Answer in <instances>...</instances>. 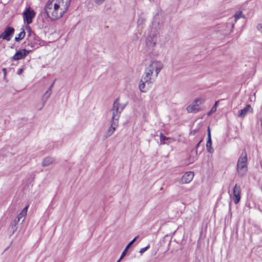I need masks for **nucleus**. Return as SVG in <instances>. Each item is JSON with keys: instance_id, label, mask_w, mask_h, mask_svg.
Here are the masks:
<instances>
[{"instance_id": "f257e3e1", "label": "nucleus", "mask_w": 262, "mask_h": 262, "mask_svg": "<svg viewBox=\"0 0 262 262\" xmlns=\"http://www.w3.org/2000/svg\"><path fill=\"white\" fill-rule=\"evenodd\" d=\"M237 174L239 177H245L248 171V158L245 149L242 151L236 165Z\"/></svg>"}, {"instance_id": "f03ea898", "label": "nucleus", "mask_w": 262, "mask_h": 262, "mask_svg": "<svg viewBox=\"0 0 262 262\" xmlns=\"http://www.w3.org/2000/svg\"><path fill=\"white\" fill-rule=\"evenodd\" d=\"M57 3L55 0H48L45 7V15L47 18L52 20L59 19L58 8L56 9L55 6Z\"/></svg>"}, {"instance_id": "7ed1b4c3", "label": "nucleus", "mask_w": 262, "mask_h": 262, "mask_svg": "<svg viewBox=\"0 0 262 262\" xmlns=\"http://www.w3.org/2000/svg\"><path fill=\"white\" fill-rule=\"evenodd\" d=\"M27 30L29 33L27 41L24 42L25 47L27 50H31V51L38 48L40 45L39 38L31 30L30 27L28 26Z\"/></svg>"}, {"instance_id": "20e7f679", "label": "nucleus", "mask_w": 262, "mask_h": 262, "mask_svg": "<svg viewBox=\"0 0 262 262\" xmlns=\"http://www.w3.org/2000/svg\"><path fill=\"white\" fill-rule=\"evenodd\" d=\"M71 0H55L57 5L56 9L58 8L59 17L60 18L67 11Z\"/></svg>"}, {"instance_id": "39448f33", "label": "nucleus", "mask_w": 262, "mask_h": 262, "mask_svg": "<svg viewBox=\"0 0 262 262\" xmlns=\"http://www.w3.org/2000/svg\"><path fill=\"white\" fill-rule=\"evenodd\" d=\"M118 100L119 97L117 98L114 101L113 106L110 110L112 114L111 121L118 122L121 112L119 110L118 107Z\"/></svg>"}, {"instance_id": "423d86ee", "label": "nucleus", "mask_w": 262, "mask_h": 262, "mask_svg": "<svg viewBox=\"0 0 262 262\" xmlns=\"http://www.w3.org/2000/svg\"><path fill=\"white\" fill-rule=\"evenodd\" d=\"M35 14V12L30 7L26 8L23 13L24 22L27 25L31 24Z\"/></svg>"}, {"instance_id": "0eeeda50", "label": "nucleus", "mask_w": 262, "mask_h": 262, "mask_svg": "<svg viewBox=\"0 0 262 262\" xmlns=\"http://www.w3.org/2000/svg\"><path fill=\"white\" fill-rule=\"evenodd\" d=\"M205 101L204 98H198L193 101L192 103L187 107L188 113H197L200 111L199 104L203 103Z\"/></svg>"}, {"instance_id": "6e6552de", "label": "nucleus", "mask_w": 262, "mask_h": 262, "mask_svg": "<svg viewBox=\"0 0 262 262\" xmlns=\"http://www.w3.org/2000/svg\"><path fill=\"white\" fill-rule=\"evenodd\" d=\"M147 68L150 69V71H152L153 73L154 71H155V77H157L161 70L163 68V64L160 61L153 60L150 62Z\"/></svg>"}, {"instance_id": "1a4fd4ad", "label": "nucleus", "mask_w": 262, "mask_h": 262, "mask_svg": "<svg viewBox=\"0 0 262 262\" xmlns=\"http://www.w3.org/2000/svg\"><path fill=\"white\" fill-rule=\"evenodd\" d=\"M150 70V69H149L147 67L141 78L142 80H144V82H147L148 84L152 83L155 81V80L151 78L153 73Z\"/></svg>"}, {"instance_id": "9d476101", "label": "nucleus", "mask_w": 262, "mask_h": 262, "mask_svg": "<svg viewBox=\"0 0 262 262\" xmlns=\"http://www.w3.org/2000/svg\"><path fill=\"white\" fill-rule=\"evenodd\" d=\"M31 51V50L24 49L17 51L12 57V60H18L25 58L26 56Z\"/></svg>"}, {"instance_id": "9b49d317", "label": "nucleus", "mask_w": 262, "mask_h": 262, "mask_svg": "<svg viewBox=\"0 0 262 262\" xmlns=\"http://www.w3.org/2000/svg\"><path fill=\"white\" fill-rule=\"evenodd\" d=\"M14 33V29L12 27H7L4 31L1 34L2 38L7 41H10Z\"/></svg>"}, {"instance_id": "f8f14e48", "label": "nucleus", "mask_w": 262, "mask_h": 262, "mask_svg": "<svg viewBox=\"0 0 262 262\" xmlns=\"http://www.w3.org/2000/svg\"><path fill=\"white\" fill-rule=\"evenodd\" d=\"M232 200L235 204H237L241 200V189L239 185L235 184L233 192Z\"/></svg>"}, {"instance_id": "ddd939ff", "label": "nucleus", "mask_w": 262, "mask_h": 262, "mask_svg": "<svg viewBox=\"0 0 262 262\" xmlns=\"http://www.w3.org/2000/svg\"><path fill=\"white\" fill-rule=\"evenodd\" d=\"M194 173L192 171L186 172L181 179V183L182 184H187L189 183L192 180Z\"/></svg>"}, {"instance_id": "4468645a", "label": "nucleus", "mask_w": 262, "mask_h": 262, "mask_svg": "<svg viewBox=\"0 0 262 262\" xmlns=\"http://www.w3.org/2000/svg\"><path fill=\"white\" fill-rule=\"evenodd\" d=\"M206 149L207 151L209 153H213L214 151L213 148L212 147L210 129L209 127L207 128V141L206 143Z\"/></svg>"}, {"instance_id": "2eb2a0df", "label": "nucleus", "mask_w": 262, "mask_h": 262, "mask_svg": "<svg viewBox=\"0 0 262 262\" xmlns=\"http://www.w3.org/2000/svg\"><path fill=\"white\" fill-rule=\"evenodd\" d=\"M118 124V122L111 121V126L104 135L105 138L109 137L114 133Z\"/></svg>"}, {"instance_id": "dca6fc26", "label": "nucleus", "mask_w": 262, "mask_h": 262, "mask_svg": "<svg viewBox=\"0 0 262 262\" xmlns=\"http://www.w3.org/2000/svg\"><path fill=\"white\" fill-rule=\"evenodd\" d=\"M157 42V39H156V35L153 34L149 35L146 39V45L149 47H154L155 46Z\"/></svg>"}, {"instance_id": "f3484780", "label": "nucleus", "mask_w": 262, "mask_h": 262, "mask_svg": "<svg viewBox=\"0 0 262 262\" xmlns=\"http://www.w3.org/2000/svg\"><path fill=\"white\" fill-rule=\"evenodd\" d=\"M252 108L250 105L247 104L245 108L239 110L238 112V116L244 118L247 113L252 112Z\"/></svg>"}, {"instance_id": "a211bd4d", "label": "nucleus", "mask_w": 262, "mask_h": 262, "mask_svg": "<svg viewBox=\"0 0 262 262\" xmlns=\"http://www.w3.org/2000/svg\"><path fill=\"white\" fill-rule=\"evenodd\" d=\"M138 237H139V235L136 236L132 241H130L127 244V245L126 246V248H125V249L122 252V253L121 254V255L119 259L117 261V262H120L121 259H122L125 256V255L126 254V253H127V252L128 251V249L132 246L133 243L134 242H135V241L138 238Z\"/></svg>"}, {"instance_id": "6ab92c4d", "label": "nucleus", "mask_w": 262, "mask_h": 262, "mask_svg": "<svg viewBox=\"0 0 262 262\" xmlns=\"http://www.w3.org/2000/svg\"><path fill=\"white\" fill-rule=\"evenodd\" d=\"M52 94V90L51 88H48L45 93L43 95L42 97V107L45 105L47 101L50 97Z\"/></svg>"}, {"instance_id": "aec40b11", "label": "nucleus", "mask_w": 262, "mask_h": 262, "mask_svg": "<svg viewBox=\"0 0 262 262\" xmlns=\"http://www.w3.org/2000/svg\"><path fill=\"white\" fill-rule=\"evenodd\" d=\"M146 83H147V82H144V80L141 79L139 85V89L140 91L142 93H146L147 91V89L145 86Z\"/></svg>"}, {"instance_id": "412c9836", "label": "nucleus", "mask_w": 262, "mask_h": 262, "mask_svg": "<svg viewBox=\"0 0 262 262\" xmlns=\"http://www.w3.org/2000/svg\"><path fill=\"white\" fill-rule=\"evenodd\" d=\"M53 162V160L52 158L47 157L43 160L42 165L43 167L47 166L52 164Z\"/></svg>"}, {"instance_id": "4be33fe9", "label": "nucleus", "mask_w": 262, "mask_h": 262, "mask_svg": "<svg viewBox=\"0 0 262 262\" xmlns=\"http://www.w3.org/2000/svg\"><path fill=\"white\" fill-rule=\"evenodd\" d=\"M25 35H26V32L25 31V30L23 28H22L21 31L19 33L18 36L21 40L25 37Z\"/></svg>"}, {"instance_id": "5701e85b", "label": "nucleus", "mask_w": 262, "mask_h": 262, "mask_svg": "<svg viewBox=\"0 0 262 262\" xmlns=\"http://www.w3.org/2000/svg\"><path fill=\"white\" fill-rule=\"evenodd\" d=\"M119 100H120V99L118 100V105L119 111H120V112L122 113V112L123 111L124 108L125 107L126 104L120 103L119 102Z\"/></svg>"}, {"instance_id": "b1692460", "label": "nucleus", "mask_w": 262, "mask_h": 262, "mask_svg": "<svg viewBox=\"0 0 262 262\" xmlns=\"http://www.w3.org/2000/svg\"><path fill=\"white\" fill-rule=\"evenodd\" d=\"M160 141L163 142V143H164V144L165 143V140L169 139V138H167V137H165V136H164L162 133L160 134Z\"/></svg>"}, {"instance_id": "393cba45", "label": "nucleus", "mask_w": 262, "mask_h": 262, "mask_svg": "<svg viewBox=\"0 0 262 262\" xmlns=\"http://www.w3.org/2000/svg\"><path fill=\"white\" fill-rule=\"evenodd\" d=\"M242 17V12L241 11L238 12V13H236L234 15L235 20H236L237 19H239L240 17Z\"/></svg>"}, {"instance_id": "a878e982", "label": "nucleus", "mask_w": 262, "mask_h": 262, "mask_svg": "<svg viewBox=\"0 0 262 262\" xmlns=\"http://www.w3.org/2000/svg\"><path fill=\"white\" fill-rule=\"evenodd\" d=\"M150 247V246L149 245H148V246H147L146 247H144V248H141L139 251V252L140 253H144V252H145L147 249H148Z\"/></svg>"}, {"instance_id": "bb28decb", "label": "nucleus", "mask_w": 262, "mask_h": 262, "mask_svg": "<svg viewBox=\"0 0 262 262\" xmlns=\"http://www.w3.org/2000/svg\"><path fill=\"white\" fill-rule=\"evenodd\" d=\"M16 229H17L16 225L14 224L12 225L11 230L12 231V234H13L14 233V232L16 230Z\"/></svg>"}, {"instance_id": "cd10ccee", "label": "nucleus", "mask_w": 262, "mask_h": 262, "mask_svg": "<svg viewBox=\"0 0 262 262\" xmlns=\"http://www.w3.org/2000/svg\"><path fill=\"white\" fill-rule=\"evenodd\" d=\"M217 103H218V101H216L215 102V104H214V105L213 106V107L211 108V112H215L216 111Z\"/></svg>"}, {"instance_id": "c85d7f7f", "label": "nucleus", "mask_w": 262, "mask_h": 262, "mask_svg": "<svg viewBox=\"0 0 262 262\" xmlns=\"http://www.w3.org/2000/svg\"><path fill=\"white\" fill-rule=\"evenodd\" d=\"M26 215V214L21 211V212L17 215V217H18L20 219H21L23 217H24Z\"/></svg>"}, {"instance_id": "c756f323", "label": "nucleus", "mask_w": 262, "mask_h": 262, "mask_svg": "<svg viewBox=\"0 0 262 262\" xmlns=\"http://www.w3.org/2000/svg\"><path fill=\"white\" fill-rule=\"evenodd\" d=\"M202 139L201 140L199 143L196 145L195 146V152H197V150H198V148L199 147L200 145V144L201 143V142L202 141Z\"/></svg>"}, {"instance_id": "7c9ffc66", "label": "nucleus", "mask_w": 262, "mask_h": 262, "mask_svg": "<svg viewBox=\"0 0 262 262\" xmlns=\"http://www.w3.org/2000/svg\"><path fill=\"white\" fill-rule=\"evenodd\" d=\"M94 1H95V2L97 4H98V5L102 4L104 1V0H94Z\"/></svg>"}, {"instance_id": "2f4dec72", "label": "nucleus", "mask_w": 262, "mask_h": 262, "mask_svg": "<svg viewBox=\"0 0 262 262\" xmlns=\"http://www.w3.org/2000/svg\"><path fill=\"white\" fill-rule=\"evenodd\" d=\"M20 220V219L17 216L14 221V224L16 225Z\"/></svg>"}, {"instance_id": "473e14b6", "label": "nucleus", "mask_w": 262, "mask_h": 262, "mask_svg": "<svg viewBox=\"0 0 262 262\" xmlns=\"http://www.w3.org/2000/svg\"><path fill=\"white\" fill-rule=\"evenodd\" d=\"M28 206L25 207L21 211L27 214Z\"/></svg>"}, {"instance_id": "72a5a7b5", "label": "nucleus", "mask_w": 262, "mask_h": 262, "mask_svg": "<svg viewBox=\"0 0 262 262\" xmlns=\"http://www.w3.org/2000/svg\"><path fill=\"white\" fill-rule=\"evenodd\" d=\"M23 71H24L23 69H19L17 72V74L19 75H21L22 74V73L23 72Z\"/></svg>"}, {"instance_id": "f704fd0d", "label": "nucleus", "mask_w": 262, "mask_h": 262, "mask_svg": "<svg viewBox=\"0 0 262 262\" xmlns=\"http://www.w3.org/2000/svg\"><path fill=\"white\" fill-rule=\"evenodd\" d=\"M3 72V73H4V75L5 76H6V74H7V70L5 68H3V70H2Z\"/></svg>"}, {"instance_id": "c9c22d12", "label": "nucleus", "mask_w": 262, "mask_h": 262, "mask_svg": "<svg viewBox=\"0 0 262 262\" xmlns=\"http://www.w3.org/2000/svg\"><path fill=\"white\" fill-rule=\"evenodd\" d=\"M55 79L53 81V82L52 83V84H51V85L50 86V87L49 88H51V90H52V88L54 86V83H55Z\"/></svg>"}, {"instance_id": "e433bc0d", "label": "nucleus", "mask_w": 262, "mask_h": 262, "mask_svg": "<svg viewBox=\"0 0 262 262\" xmlns=\"http://www.w3.org/2000/svg\"><path fill=\"white\" fill-rule=\"evenodd\" d=\"M21 39L19 38V37L18 36L17 37H15V40L17 42H18Z\"/></svg>"}, {"instance_id": "4c0bfd02", "label": "nucleus", "mask_w": 262, "mask_h": 262, "mask_svg": "<svg viewBox=\"0 0 262 262\" xmlns=\"http://www.w3.org/2000/svg\"><path fill=\"white\" fill-rule=\"evenodd\" d=\"M213 113V112H211V110L208 113V115H210L211 113Z\"/></svg>"}, {"instance_id": "58836bf2", "label": "nucleus", "mask_w": 262, "mask_h": 262, "mask_svg": "<svg viewBox=\"0 0 262 262\" xmlns=\"http://www.w3.org/2000/svg\"><path fill=\"white\" fill-rule=\"evenodd\" d=\"M260 122L261 126H262V119H260Z\"/></svg>"}, {"instance_id": "ea45409f", "label": "nucleus", "mask_w": 262, "mask_h": 262, "mask_svg": "<svg viewBox=\"0 0 262 262\" xmlns=\"http://www.w3.org/2000/svg\"><path fill=\"white\" fill-rule=\"evenodd\" d=\"M2 38V34H0V39Z\"/></svg>"}]
</instances>
